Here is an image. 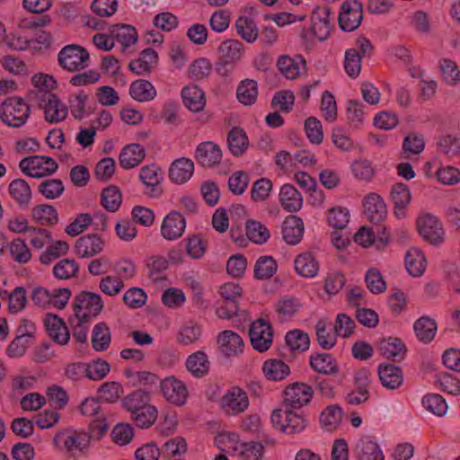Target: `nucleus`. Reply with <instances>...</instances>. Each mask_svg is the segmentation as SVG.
I'll return each instance as SVG.
<instances>
[{"label":"nucleus","mask_w":460,"mask_h":460,"mask_svg":"<svg viewBox=\"0 0 460 460\" xmlns=\"http://www.w3.org/2000/svg\"><path fill=\"white\" fill-rule=\"evenodd\" d=\"M270 422L276 429L288 435L301 433L307 426L303 411L284 402L271 411Z\"/></svg>","instance_id":"nucleus-1"},{"label":"nucleus","mask_w":460,"mask_h":460,"mask_svg":"<svg viewBox=\"0 0 460 460\" xmlns=\"http://www.w3.org/2000/svg\"><path fill=\"white\" fill-rule=\"evenodd\" d=\"M416 231L421 239L434 247L441 246L447 239V233L441 219L434 213L422 211L415 222Z\"/></svg>","instance_id":"nucleus-2"},{"label":"nucleus","mask_w":460,"mask_h":460,"mask_svg":"<svg viewBox=\"0 0 460 460\" xmlns=\"http://www.w3.org/2000/svg\"><path fill=\"white\" fill-rule=\"evenodd\" d=\"M73 312L79 323H84L92 317L97 316L103 309V301L97 293L82 291L73 301Z\"/></svg>","instance_id":"nucleus-3"},{"label":"nucleus","mask_w":460,"mask_h":460,"mask_svg":"<svg viewBox=\"0 0 460 460\" xmlns=\"http://www.w3.org/2000/svg\"><path fill=\"white\" fill-rule=\"evenodd\" d=\"M30 116L29 105L21 98L10 97L0 105V119L8 127L22 126Z\"/></svg>","instance_id":"nucleus-4"},{"label":"nucleus","mask_w":460,"mask_h":460,"mask_svg":"<svg viewBox=\"0 0 460 460\" xmlns=\"http://www.w3.org/2000/svg\"><path fill=\"white\" fill-rule=\"evenodd\" d=\"M219 407L229 417L245 412L250 407L246 391L238 385L229 387L220 397Z\"/></svg>","instance_id":"nucleus-5"},{"label":"nucleus","mask_w":460,"mask_h":460,"mask_svg":"<svg viewBox=\"0 0 460 460\" xmlns=\"http://www.w3.org/2000/svg\"><path fill=\"white\" fill-rule=\"evenodd\" d=\"M160 392L163 398L169 404L181 407L190 398V390L187 384L175 376H165L160 382Z\"/></svg>","instance_id":"nucleus-6"},{"label":"nucleus","mask_w":460,"mask_h":460,"mask_svg":"<svg viewBox=\"0 0 460 460\" xmlns=\"http://www.w3.org/2000/svg\"><path fill=\"white\" fill-rule=\"evenodd\" d=\"M53 445L56 448L69 454L83 453L90 447V439L84 433L65 429L56 432L53 437Z\"/></svg>","instance_id":"nucleus-7"},{"label":"nucleus","mask_w":460,"mask_h":460,"mask_svg":"<svg viewBox=\"0 0 460 460\" xmlns=\"http://www.w3.org/2000/svg\"><path fill=\"white\" fill-rule=\"evenodd\" d=\"M22 172L31 178H43L53 174L58 169L56 161L49 156L32 155L19 163Z\"/></svg>","instance_id":"nucleus-8"},{"label":"nucleus","mask_w":460,"mask_h":460,"mask_svg":"<svg viewBox=\"0 0 460 460\" xmlns=\"http://www.w3.org/2000/svg\"><path fill=\"white\" fill-rule=\"evenodd\" d=\"M89 61L88 51L78 45H67L58 53L60 66L69 72L84 70Z\"/></svg>","instance_id":"nucleus-9"},{"label":"nucleus","mask_w":460,"mask_h":460,"mask_svg":"<svg viewBox=\"0 0 460 460\" xmlns=\"http://www.w3.org/2000/svg\"><path fill=\"white\" fill-rule=\"evenodd\" d=\"M218 351L227 358L240 356L245 348V341L243 336L232 330L220 332L217 337Z\"/></svg>","instance_id":"nucleus-10"},{"label":"nucleus","mask_w":460,"mask_h":460,"mask_svg":"<svg viewBox=\"0 0 460 460\" xmlns=\"http://www.w3.org/2000/svg\"><path fill=\"white\" fill-rule=\"evenodd\" d=\"M390 199L394 217L400 220L406 218L412 201V192L410 187L402 182L394 183L390 190Z\"/></svg>","instance_id":"nucleus-11"},{"label":"nucleus","mask_w":460,"mask_h":460,"mask_svg":"<svg viewBox=\"0 0 460 460\" xmlns=\"http://www.w3.org/2000/svg\"><path fill=\"white\" fill-rule=\"evenodd\" d=\"M249 336L252 348L258 352L267 351L272 344L271 326L263 318H258L251 323Z\"/></svg>","instance_id":"nucleus-12"},{"label":"nucleus","mask_w":460,"mask_h":460,"mask_svg":"<svg viewBox=\"0 0 460 460\" xmlns=\"http://www.w3.org/2000/svg\"><path fill=\"white\" fill-rule=\"evenodd\" d=\"M362 5L358 0H345L341 5L339 25L344 31H352L361 23Z\"/></svg>","instance_id":"nucleus-13"},{"label":"nucleus","mask_w":460,"mask_h":460,"mask_svg":"<svg viewBox=\"0 0 460 460\" xmlns=\"http://www.w3.org/2000/svg\"><path fill=\"white\" fill-rule=\"evenodd\" d=\"M313 394L314 391L310 385L305 383H294L285 389L282 402L286 406L301 411L304 406L311 402Z\"/></svg>","instance_id":"nucleus-14"},{"label":"nucleus","mask_w":460,"mask_h":460,"mask_svg":"<svg viewBox=\"0 0 460 460\" xmlns=\"http://www.w3.org/2000/svg\"><path fill=\"white\" fill-rule=\"evenodd\" d=\"M186 229V220L177 210L169 212L163 218L160 234L166 241H175L181 238Z\"/></svg>","instance_id":"nucleus-15"},{"label":"nucleus","mask_w":460,"mask_h":460,"mask_svg":"<svg viewBox=\"0 0 460 460\" xmlns=\"http://www.w3.org/2000/svg\"><path fill=\"white\" fill-rule=\"evenodd\" d=\"M105 241L97 234H85L78 238L74 246V253L79 259L93 258L103 252Z\"/></svg>","instance_id":"nucleus-16"},{"label":"nucleus","mask_w":460,"mask_h":460,"mask_svg":"<svg viewBox=\"0 0 460 460\" xmlns=\"http://www.w3.org/2000/svg\"><path fill=\"white\" fill-rule=\"evenodd\" d=\"M310 30L319 41L326 40L332 31L330 10L325 6H316L311 15Z\"/></svg>","instance_id":"nucleus-17"},{"label":"nucleus","mask_w":460,"mask_h":460,"mask_svg":"<svg viewBox=\"0 0 460 460\" xmlns=\"http://www.w3.org/2000/svg\"><path fill=\"white\" fill-rule=\"evenodd\" d=\"M82 369L85 376L93 381H100L104 379L111 372L110 364L102 358L92 360L88 363L80 365L73 364L67 367L66 373L67 376H72L75 374L76 370Z\"/></svg>","instance_id":"nucleus-18"},{"label":"nucleus","mask_w":460,"mask_h":460,"mask_svg":"<svg viewBox=\"0 0 460 460\" xmlns=\"http://www.w3.org/2000/svg\"><path fill=\"white\" fill-rule=\"evenodd\" d=\"M404 266L411 277H422L428 267V259L424 251L418 246L408 248L404 254Z\"/></svg>","instance_id":"nucleus-19"},{"label":"nucleus","mask_w":460,"mask_h":460,"mask_svg":"<svg viewBox=\"0 0 460 460\" xmlns=\"http://www.w3.org/2000/svg\"><path fill=\"white\" fill-rule=\"evenodd\" d=\"M243 441L238 432L227 429L218 431L213 440L218 451L227 453L233 457H236Z\"/></svg>","instance_id":"nucleus-20"},{"label":"nucleus","mask_w":460,"mask_h":460,"mask_svg":"<svg viewBox=\"0 0 460 460\" xmlns=\"http://www.w3.org/2000/svg\"><path fill=\"white\" fill-rule=\"evenodd\" d=\"M182 103L187 110L193 113L201 112L207 104L203 89L194 84L185 85L181 92Z\"/></svg>","instance_id":"nucleus-21"},{"label":"nucleus","mask_w":460,"mask_h":460,"mask_svg":"<svg viewBox=\"0 0 460 460\" xmlns=\"http://www.w3.org/2000/svg\"><path fill=\"white\" fill-rule=\"evenodd\" d=\"M305 226L303 220L294 215L285 218L281 226L282 238L288 245L298 244L304 236Z\"/></svg>","instance_id":"nucleus-22"},{"label":"nucleus","mask_w":460,"mask_h":460,"mask_svg":"<svg viewBox=\"0 0 460 460\" xmlns=\"http://www.w3.org/2000/svg\"><path fill=\"white\" fill-rule=\"evenodd\" d=\"M223 157L220 146L212 141L200 143L195 151V158L203 166L212 167L218 164Z\"/></svg>","instance_id":"nucleus-23"},{"label":"nucleus","mask_w":460,"mask_h":460,"mask_svg":"<svg viewBox=\"0 0 460 460\" xmlns=\"http://www.w3.org/2000/svg\"><path fill=\"white\" fill-rule=\"evenodd\" d=\"M378 378L384 387L395 390L403 383V374L401 368L390 363H380L377 366Z\"/></svg>","instance_id":"nucleus-24"},{"label":"nucleus","mask_w":460,"mask_h":460,"mask_svg":"<svg viewBox=\"0 0 460 460\" xmlns=\"http://www.w3.org/2000/svg\"><path fill=\"white\" fill-rule=\"evenodd\" d=\"M295 272L301 278L313 279L319 272V263L314 255L310 252H303L294 258Z\"/></svg>","instance_id":"nucleus-25"},{"label":"nucleus","mask_w":460,"mask_h":460,"mask_svg":"<svg viewBox=\"0 0 460 460\" xmlns=\"http://www.w3.org/2000/svg\"><path fill=\"white\" fill-rule=\"evenodd\" d=\"M146 157L145 147L138 143L126 145L119 155V165L126 170L138 166Z\"/></svg>","instance_id":"nucleus-26"},{"label":"nucleus","mask_w":460,"mask_h":460,"mask_svg":"<svg viewBox=\"0 0 460 460\" xmlns=\"http://www.w3.org/2000/svg\"><path fill=\"white\" fill-rule=\"evenodd\" d=\"M363 208L364 214L375 223L382 221L387 216L386 204L376 193H369L364 198Z\"/></svg>","instance_id":"nucleus-27"},{"label":"nucleus","mask_w":460,"mask_h":460,"mask_svg":"<svg viewBox=\"0 0 460 460\" xmlns=\"http://www.w3.org/2000/svg\"><path fill=\"white\" fill-rule=\"evenodd\" d=\"M344 419V411L338 404H331L325 407L319 415L320 428L325 432L337 430Z\"/></svg>","instance_id":"nucleus-28"},{"label":"nucleus","mask_w":460,"mask_h":460,"mask_svg":"<svg viewBox=\"0 0 460 460\" xmlns=\"http://www.w3.org/2000/svg\"><path fill=\"white\" fill-rule=\"evenodd\" d=\"M68 113L67 105L56 94L48 96L44 104V117L49 123L64 121Z\"/></svg>","instance_id":"nucleus-29"},{"label":"nucleus","mask_w":460,"mask_h":460,"mask_svg":"<svg viewBox=\"0 0 460 460\" xmlns=\"http://www.w3.org/2000/svg\"><path fill=\"white\" fill-rule=\"evenodd\" d=\"M279 201L281 207L290 213L300 210L304 204L301 193L290 183H285L280 187Z\"/></svg>","instance_id":"nucleus-30"},{"label":"nucleus","mask_w":460,"mask_h":460,"mask_svg":"<svg viewBox=\"0 0 460 460\" xmlns=\"http://www.w3.org/2000/svg\"><path fill=\"white\" fill-rule=\"evenodd\" d=\"M194 163L187 157L174 160L169 168V179L176 184L187 182L193 175Z\"/></svg>","instance_id":"nucleus-31"},{"label":"nucleus","mask_w":460,"mask_h":460,"mask_svg":"<svg viewBox=\"0 0 460 460\" xmlns=\"http://www.w3.org/2000/svg\"><path fill=\"white\" fill-rule=\"evenodd\" d=\"M49 335L59 345H66L70 339V333L64 321L58 315L49 314L44 320Z\"/></svg>","instance_id":"nucleus-32"},{"label":"nucleus","mask_w":460,"mask_h":460,"mask_svg":"<svg viewBox=\"0 0 460 460\" xmlns=\"http://www.w3.org/2000/svg\"><path fill=\"white\" fill-rule=\"evenodd\" d=\"M128 94L137 102H149L156 98L157 91L150 81L137 79L129 84Z\"/></svg>","instance_id":"nucleus-33"},{"label":"nucleus","mask_w":460,"mask_h":460,"mask_svg":"<svg viewBox=\"0 0 460 460\" xmlns=\"http://www.w3.org/2000/svg\"><path fill=\"white\" fill-rule=\"evenodd\" d=\"M379 353L386 358L395 361L402 360L406 354L404 342L396 337L383 338L378 343Z\"/></svg>","instance_id":"nucleus-34"},{"label":"nucleus","mask_w":460,"mask_h":460,"mask_svg":"<svg viewBox=\"0 0 460 460\" xmlns=\"http://www.w3.org/2000/svg\"><path fill=\"white\" fill-rule=\"evenodd\" d=\"M158 62V55L153 49L147 48L141 51L137 58L130 61L128 67L137 75L149 74Z\"/></svg>","instance_id":"nucleus-35"},{"label":"nucleus","mask_w":460,"mask_h":460,"mask_svg":"<svg viewBox=\"0 0 460 460\" xmlns=\"http://www.w3.org/2000/svg\"><path fill=\"white\" fill-rule=\"evenodd\" d=\"M277 66L280 74L288 79H296L305 68V61L300 57L282 56L278 59Z\"/></svg>","instance_id":"nucleus-36"},{"label":"nucleus","mask_w":460,"mask_h":460,"mask_svg":"<svg viewBox=\"0 0 460 460\" xmlns=\"http://www.w3.org/2000/svg\"><path fill=\"white\" fill-rule=\"evenodd\" d=\"M311 367L323 375L333 376L339 373L336 359L328 353L312 354L309 358Z\"/></svg>","instance_id":"nucleus-37"},{"label":"nucleus","mask_w":460,"mask_h":460,"mask_svg":"<svg viewBox=\"0 0 460 460\" xmlns=\"http://www.w3.org/2000/svg\"><path fill=\"white\" fill-rule=\"evenodd\" d=\"M413 331L420 341L430 342L437 334V323L429 316H421L414 322Z\"/></svg>","instance_id":"nucleus-38"},{"label":"nucleus","mask_w":460,"mask_h":460,"mask_svg":"<svg viewBox=\"0 0 460 460\" xmlns=\"http://www.w3.org/2000/svg\"><path fill=\"white\" fill-rule=\"evenodd\" d=\"M188 372L195 377H202L208 374L210 362L207 354L201 350L196 351L186 358Z\"/></svg>","instance_id":"nucleus-39"},{"label":"nucleus","mask_w":460,"mask_h":460,"mask_svg":"<svg viewBox=\"0 0 460 460\" xmlns=\"http://www.w3.org/2000/svg\"><path fill=\"white\" fill-rule=\"evenodd\" d=\"M245 234L249 241L255 244H263L270 237L268 227L261 221L249 218L245 221Z\"/></svg>","instance_id":"nucleus-40"},{"label":"nucleus","mask_w":460,"mask_h":460,"mask_svg":"<svg viewBox=\"0 0 460 460\" xmlns=\"http://www.w3.org/2000/svg\"><path fill=\"white\" fill-rule=\"evenodd\" d=\"M32 219L42 226H55L59 222L57 208L49 204H40L31 209Z\"/></svg>","instance_id":"nucleus-41"},{"label":"nucleus","mask_w":460,"mask_h":460,"mask_svg":"<svg viewBox=\"0 0 460 460\" xmlns=\"http://www.w3.org/2000/svg\"><path fill=\"white\" fill-rule=\"evenodd\" d=\"M110 32L124 49L136 45L138 40V34L132 25L117 24L111 28Z\"/></svg>","instance_id":"nucleus-42"},{"label":"nucleus","mask_w":460,"mask_h":460,"mask_svg":"<svg viewBox=\"0 0 460 460\" xmlns=\"http://www.w3.org/2000/svg\"><path fill=\"white\" fill-rule=\"evenodd\" d=\"M111 341L110 327L105 323H96L92 331V347L97 352H102L109 349Z\"/></svg>","instance_id":"nucleus-43"},{"label":"nucleus","mask_w":460,"mask_h":460,"mask_svg":"<svg viewBox=\"0 0 460 460\" xmlns=\"http://www.w3.org/2000/svg\"><path fill=\"white\" fill-rule=\"evenodd\" d=\"M130 419L140 429L152 427L158 419V408L151 402L130 415Z\"/></svg>","instance_id":"nucleus-44"},{"label":"nucleus","mask_w":460,"mask_h":460,"mask_svg":"<svg viewBox=\"0 0 460 460\" xmlns=\"http://www.w3.org/2000/svg\"><path fill=\"white\" fill-rule=\"evenodd\" d=\"M438 68L447 85L456 87L460 84V68L455 60L443 58L439 60Z\"/></svg>","instance_id":"nucleus-45"},{"label":"nucleus","mask_w":460,"mask_h":460,"mask_svg":"<svg viewBox=\"0 0 460 460\" xmlns=\"http://www.w3.org/2000/svg\"><path fill=\"white\" fill-rule=\"evenodd\" d=\"M150 402L151 395L149 393L143 390H137L126 395L121 400V404L123 409L131 415Z\"/></svg>","instance_id":"nucleus-46"},{"label":"nucleus","mask_w":460,"mask_h":460,"mask_svg":"<svg viewBox=\"0 0 460 460\" xmlns=\"http://www.w3.org/2000/svg\"><path fill=\"white\" fill-rule=\"evenodd\" d=\"M356 450L359 460H385L378 444L367 438L358 441Z\"/></svg>","instance_id":"nucleus-47"},{"label":"nucleus","mask_w":460,"mask_h":460,"mask_svg":"<svg viewBox=\"0 0 460 460\" xmlns=\"http://www.w3.org/2000/svg\"><path fill=\"white\" fill-rule=\"evenodd\" d=\"M264 376L270 381H280L286 378L289 373V367L281 360L268 359L262 365Z\"/></svg>","instance_id":"nucleus-48"},{"label":"nucleus","mask_w":460,"mask_h":460,"mask_svg":"<svg viewBox=\"0 0 460 460\" xmlns=\"http://www.w3.org/2000/svg\"><path fill=\"white\" fill-rule=\"evenodd\" d=\"M123 394V385L119 382L116 381L105 382L97 389L99 400L106 403H114L118 402Z\"/></svg>","instance_id":"nucleus-49"},{"label":"nucleus","mask_w":460,"mask_h":460,"mask_svg":"<svg viewBox=\"0 0 460 460\" xmlns=\"http://www.w3.org/2000/svg\"><path fill=\"white\" fill-rule=\"evenodd\" d=\"M278 270V263L269 255L260 256L254 264L253 275L256 279H269Z\"/></svg>","instance_id":"nucleus-50"},{"label":"nucleus","mask_w":460,"mask_h":460,"mask_svg":"<svg viewBox=\"0 0 460 460\" xmlns=\"http://www.w3.org/2000/svg\"><path fill=\"white\" fill-rule=\"evenodd\" d=\"M227 145L234 155L239 156L244 154L249 146L245 132L239 128H232L227 136Z\"/></svg>","instance_id":"nucleus-51"},{"label":"nucleus","mask_w":460,"mask_h":460,"mask_svg":"<svg viewBox=\"0 0 460 460\" xmlns=\"http://www.w3.org/2000/svg\"><path fill=\"white\" fill-rule=\"evenodd\" d=\"M365 284L368 291L373 295L385 293L387 284L380 270L376 267L368 268L365 272Z\"/></svg>","instance_id":"nucleus-52"},{"label":"nucleus","mask_w":460,"mask_h":460,"mask_svg":"<svg viewBox=\"0 0 460 460\" xmlns=\"http://www.w3.org/2000/svg\"><path fill=\"white\" fill-rule=\"evenodd\" d=\"M434 177L443 186H456L460 183V168L451 164H439Z\"/></svg>","instance_id":"nucleus-53"},{"label":"nucleus","mask_w":460,"mask_h":460,"mask_svg":"<svg viewBox=\"0 0 460 460\" xmlns=\"http://www.w3.org/2000/svg\"><path fill=\"white\" fill-rule=\"evenodd\" d=\"M349 220L350 211L345 207L336 206L330 208L327 212V223L332 229H345L348 226Z\"/></svg>","instance_id":"nucleus-54"},{"label":"nucleus","mask_w":460,"mask_h":460,"mask_svg":"<svg viewBox=\"0 0 460 460\" xmlns=\"http://www.w3.org/2000/svg\"><path fill=\"white\" fill-rule=\"evenodd\" d=\"M186 254L192 260L201 259L207 252L206 240L199 234L189 235L184 239Z\"/></svg>","instance_id":"nucleus-55"},{"label":"nucleus","mask_w":460,"mask_h":460,"mask_svg":"<svg viewBox=\"0 0 460 460\" xmlns=\"http://www.w3.org/2000/svg\"><path fill=\"white\" fill-rule=\"evenodd\" d=\"M257 83L252 79H245L242 81L236 89L237 100L246 106L253 104L257 99Z\"/></svg>","instance_id":"nucleus-56"},{"label":"nucleus","mask_w":460,"mask_h":460,"mask_svg":"<svg viewBox=\"0 0 460 460\" xmlns=\"http://www.w3.org/2000/svg\"><path fill=\"white\" fill-rule=\"evenodd\" d=\"M265 447L260 441H243L236 457L239 460H263Z\"/></svg>","instance_id":"nucleus-57"},{"label":"nucleus","mask_w":460,"mask_h":460,"mask_svg":"<svg viewBox=\"0 0 460 460\" xmlns=\"http://www.w3.org/2000/svg\"><path fill=\"white\" fill-rule=\"evenodd\" d=\"M421 404L425 410L438 417L445 416L448 409L446 400L438 394L424 395L421 399Z\"/></svg>","instance_id":"nucleus-58"},{"label":"nucleus","mask_w":460,"mask_h":460,"mask_svg":"<svg viewBox=\"0 0 460 460\" xmlns=\"http://www.w3.org/2000/svg\"><path fill=\"white\" fill-rule=\"evenodd\" d=\"M352 175L360 181H370L376 175L372 163L367 159H356L349 165Z\"/></svg>","instance_id":"nucleus-59"},{"label":"nucleus","mask_w":460,"mask_h":460,"mask_svg":"<svg viewBox=\"0 0 460 460\" xmlns=\"http://www.w3.org/2000/svg\"><path fill=\"white\" fill-rule=\"evenodd\" d=\"M235 28L238 35L246 42L252 43L258 39V28L251 18L239 17L235 21Z\"/></svg>","instance_id":"nucleus-60"},{"label":"nucleus","mask_w":460,"mask_h":460,"mask_svg":"<svg viewBox=\"0 0 460 460\" xmlns=\"http://www.w3.org/2000/svg\"><path fill=\"white\" fill-rule=\"evenodd\" d=\"M11 196L21 205H27L31 199L32 192L29 184L22 179H15L9 184Z\"/></svg>","instance_id":"nucleus-61"},{"label":"nucleus","mask_w":460,"mask_h":460,"mask_svg":"<svg viewBox=\"0 0 460 460\" xmlns=\"http://www.w3.org/2000/svg\"><path fill=\"white\" fill-rule=\"evenodd\" d=\"M226 62L234 63L242 59L244 48L242 42L236 40H226L223 41L219 47Z\"/></svg>","instance_id":"nucleus-62"},{"label":"nucleus","mask_w":460,"mask_h":460,"mask_svg":"<svg viewBox=\"0 0 460 460\" xmlns=\"http://www.w3.org/2000/svg\"><path fill=\"white\" fill-rule=\"evenodd\" d=\"M101 203L106 210L117 211L122 203V194L119 188L113 185L105 188L102 192Z\"/></svg>","instance_id":"nucleus-63"},{"label":"nucleus","mask_w":460,"mask_h":460,"mask_svg":"<svg viewBox=\"0 0 460 460\" xmlns=\"http://www.w3.org/2000/svg\"><path fill=\"white\" fill-rule=\"evenodd\" d=\"M7 308L11 314L22 312L27 303V294L22 287H16L13 290L6 293Z\"/></svg>","instance_id":"nucleus-64"}]
</instances>
